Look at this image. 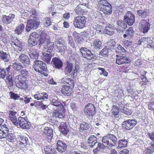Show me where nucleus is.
I'll list each match as a JSON object with an SVG mask.
<instances>
[{
	"label": "nucleus",
	"mask_w": 154,
	"mask_h": 154,
	"mask_svg": "<svg viewBox=\"0 0 154 154\" xmlns=\"http://www.w3.org/2000/svg\"><path fill=\"white\" fill-rule=\"evenodd\" d=\"M61 81L63 84L61 89V93L67 96H70L73 93V89L74 87L75 82L71 78L64 77Z\"/></svg>",
	"instance_id": "f257e3e1"
},
{
	"label": "nucleus",
	"mask_w": 154,
	"mask_h": 154,
	"mask_svg": "<svg viewBox=\"0 0 154 154\" xmlns=\"http://www.w3.org/2000/svg\"><path fill=\"white\" fill-rule=\"evenodd\" d=\"M117 138L114 135L109 134L104 136L102 139V142L108 147H112L116 145Z\"/></svg>",
	"instance_id": "f03ea898"
},
{
	"label": "nucleus",
	"mask_w": 154,
	"mask_h": 154,
	"mask_svg": "<svg viewBox=\"0 0 154 154\" xmlns=\"http://www.w3.org/2000/svg\"><path fill=\"white\" fill-rule=\"evenodd\" d=\"M86 18L84 16L76 17L74 19L73 24L75 28L81 29L86 26Z\"/></svg>",
	"instance_id": "7ed1b4c3"
},
{
	"label": "nucleus",
	"mask_w": 154,
	"mask_h": 154,
	"mask_svg": "<svg viewBox=\"0 0 154 154\" xmlns=\"http://www.w3.org/2000/svg\"><path fill=\"white\" fill-rule=\"evenodd\" d=\"M84 114L88 118H91L96 114V107L91 103H88L85 106L84 108Z\"/></svg>",
	"instance_id": "20e7f679"
},
{
	"label": "nucleus",
	"mask_w": 154,
	"mask_h": 154,
	"mask_svg": "<svg viewBox=\"0 0 154 154\" xmlns=\"http://www.w3.org/2000/svg\"><path fill=\"white\" fill-rule=\"evenodd\" d=\"M40 21L38 18H34L33 20L29 19L27 21L26 30L30 31L32 29H36L40 24Z\"/></svg>",
	"instance_id": "39448f33"
},
{
	"label": "nucleus",
	"mask_w": 154,
	"mask_h": 154,
	"mask_svg": "<svg viewBox=\"0 0 154 154\" xmlns=\"http://www.w3.org/2000/svg\"><path fill=\"white\" fill-rule=\"evenodd\" d=\"M79 50L82 56L88 61L95 60L97 58L95 55L92 53L90 50L86 48L81 47Z\"/></svg>",
	"instance_id": "423d86ee"
},
{
	"label": "nucleus",
	"mask_w": 154,
	"mask_h": 154,
	"mask_svg": "<svg viewBox=\"0 0 154 154\" xmlns=\"http://www.w3.org/2000/svg\"><path fill=\"white\" fill-rule=\"evenodd\" d=\"M33 67L35 71L41 73L46 70L45 64L41 60H35L34 62Z\"/></svg>",
	"instance_id": "0eeeda50"
},
{
	"label": "nucleus",
	"mask_w": 154,
	"mask_h": 154,
	"mask_svg": "<svg viewBox=\"0 0 154 154\" xmlns=\"http://www.w3.org/2000/svg\"><path fill=\"white\" fill-rule=\"evenodd\" d=\"M17 122V125L15 124V125L17 126L19 125L20 127L23 129H29L30 128L31 125L30 122L27 119L22 117H19Z\"/></svg>",
	"instance_id": "6e6552de"
},
{
	"label": "nucleus",
	"mask_w": 154,
	"mask_h": 154,
	"mask_svg": "<svg viewBox=\"0 0 154 154\" xmlns=\"http://www.w3.org/2000/svg\"><path fill=\"white\" fill-rule=\"evenodd\" d=\"M65 110L64 106L62 108H57L54 110L53 113V116L59 119H63L65 118L66 117Z\"/></svg>",
	"instance_id": "1a4fd4ad"
},
{
	"label": "nucleus",
	"mask_w": 154,
	"mask_h": 154,
	"mask_svg": "<svg viewBox=\"0 0 154 154\" xmlns=\"http://www.w3.org/2000/svg\"><path fill=\"white\" fill-rule=\"evenodd\" d=\"M135 15L131 12L128 11L124 16V20L129 26L133 25L135 22Z\"/></svg>",
	"instance_id": "9d476101"
},
{
	"label": "nucleus",
	"mask_w": 154,
	"mask_h": 154,
	"mask_svg": "<svg viewBox=\"0 0 154 154\" xmlns=\"http://www.w3.org/2000/svg\"><path fill=\"white\" fill-rule=\"evenodd\" d=\"M38 34L36 32H33L31 33L28 40L29 45L30 47L36 45L37 44V39L38 38Z\"/></svg>",
	"instance_id": "9b49d317"
},
{
	"label": "nucleus",
	"mask_w": 154,
	"mask_h": 154,
	"mask_svg": "<svg viewBox=\"0 0 154 154\" xmlns=\"http://www.w3.org/2000/svg\"><path fill=\"white\" fill-rule=\"evenodd\" d=\"M53 130L49 127H46L44 129L43 132V135H45L48 141H51L53 137Z\"/></svg>",
	"instance_id": "f8f14e48"
},
{
	"label": "nucleus",
	"mask_w": 154,
	"mask_h": 154,
	"mask_svg": "<svg viewBox=\"0 0 154 154\" xmlns=\"http://www.w3.org/2000/svg\"><path fill=\"white\" fill-rule=\"evenodd\" d=\"M137 123L135 119H128L123 122V126L127 130H130L134 127Z\"/></svg>",
	"instance_id": "ddd939ff"
},
{
	"label": "nucleus",
	"mask_w": 154,
	"mask_h": 154,
	"mask_svg": "<svg viewBox=\"0 0 154 154\" xmlns=\"http://www.w3.org/2000/svg\"><path fill=\"white\" fill-rule=\"evenodd\" d=\"M11 44L16 50L20 51H22L23 49L22 43L17 38H14L12 39Z\"/></svg>",
	"instance_id": "4468645a"
},
{
	"label": "nucleus",
	"mask_w": 154,
	"mask_h": 154,
	"mask_svg": "<svg viewBox=\"0 0 154 154\" xmlns=\"http://www.w3.org/2000/svg\"><path fill=\"white\" fill-rule=\"evenodd\" d=\"M85 4H79L78 5L75 9V11L76 14L78 15H83L87 13L88 11L85 9L84 6H85Z\"/></svg>",
	"instance_id": "2eb2a0df"
},
{
	"label": "nucleus",
	"mask_w": 154,
	"mask_h": 154,
	"mask_svg": "<svg viewBox=\"0 0 154 154\" xmlns=\"http://www.w3.org/2000/svg\"><path fill=\"white\" fill-rule=\"evenodd\" d=\"M15 17V15L14 14H10L8 16L4 15L2 16V22L4 24L8 25L12 22Z\"/></svg>",
	"instance_id": "dca6fc26"
},
{
	"label": "nucleus",
	"mask_w": 154,
	"mask_h": 154,
	"mask_svg": "<svg viewBox=\"0 0 154 154\" xmlns=\"http://www.w3.org/2000/svg\"><path fill=\"white\" fill-rule=\"evenodd\" d=\"M100 10L103 12L105 16H108L112 12V6L110 4L106 5H103V7L100 9Z\"/></svg>",
	"instance_id": "f3484780"
},
{
	"label": "nucleus",
	"mask_w": 154,
	"mask_h": 154,
	"mask_svg": "<svg viewBox=\"0 0 154 154\" xmlns=\"http://www.w3.org/2000/svg\"><path fill=\"white\" fill-rule=\"evenodd\" d=\"M143 22L141 24V31L144 34L148 32L150 29V24L149 23V19L143 20Z\"/></svg>",
	"instance_id": "a211bd4d"
},
{
	"label": "nucleus",
	"mask_w": 154,
	"mask_h": 154,
	"mask_svg": "<svg viewBox=\"0 0 154 154\" xmlns=\"http://www.w3.org/2000/svg\"><path fill=\"white\" fill-rule=\"evenodd\" d=\"M19 60L25 66H28L30 63V60L29 57L27 55L25 54H21L19 56Z\"/></svg>",
	"instance_id": "6ab92c4d"
},
{
	"label": "nucleus",
	"mask_w": 154,
	"mask_h": 154,
	"mask_svg": "<svg viewBox=\"0 0 154 154\" xmlns=\"http://www.w3.org/2000/svg\"><path fill=\"white\" fill-rule=\"evenodd\" d=\"M52 62L53 66L55 69H60L62 67L63 62L59 58L55 57L53 59Z\"/></svg>",
	"instance_id": "aec40b11"
},
{
	"label": "nucleus",
	"mask_w": 154,
	"mask_h": 154,
	"mask_svg": "<svg viewBox=\"0 0 154 154\" xmlns=\"http://www.w3.org/2000/svg\"><path fill=\"white\" fill-rule=\"evenodd\" d=\"M9 131V128L8 126L6 124H4L0 127V139L5 138L6 134Z\"/></svg>",
	"instance_id": "412c9836"
},
{
	"label": "nucleus",
	"mask_w": 154,
	"mask_h": 154,
	"mask_svg": "<svg viewBox=\"0 0 154 154\" xmlns=\"http://www.w3.org/2000/svg\"><path fill=\"white\" fill-rule=\"evenodd\" d=\"M29 54L31 58L33 60H37L39 55V51L32 48H30Z\"/></svg>",
	"instance_id": "4be33fe9"
},
{
	"label": "nucleus",
	"mask_w": 154,
	"mask_h": 154,
	"mask_svg": "<svg viewBox=\"0 0 154 154\" xmlns=\"http://www.w3.org/2000/svg\"><path fill=\"white\" fill-rule=\"evenodd\" d=\"M130 62L129 59L126 57L120 56H117L116 63L119 65H121L124 63H129Z\"/></svg>",
	"instance_id": "5701e85b"
},
{
	"label": "nucleus",
	"mask_w": 154,
	"mask_h": 154,
	"mask_svg": "<svg viewBox=\"0 0 154 154\" xmlns=\"http://www.w3.org/2000/svg\"><path fill=\"white\" fill-rule=\"evenodd\" d=\"M57 145V150L60 152H65L67 147V145L65 143L60 140L58 141Z\"/></svg>",
	"instance_id": "b1692460"
},
{
	"label": "nucleus",
	"mask_w": 154,
	"mask_h": 154,
	"mask_svg": "<svg viewBox=\"0 0 154 154\" xmlns=\"http://www.w3.org/2000/svg\"><path fill=\"white\" fill-rule=\"evenodd\" d=\"M52 57L51 53L48 52V51L42 53V60L46 63H49Z\"/></svg>",
	"instance_id": "393cba45"
},
{
	"label": "nucleus",
	"mask_w": 154,
	"mask_h": 154,
	"mask_svg": "<svg viewBox=\"0 0 154 154\" xmlns=\"http://www.w3.org/2000/svg\"><path fill=\"white\" fill-rule=\"evenodd\" d=\"M134 31L133 27L130 26L125 31V34L123 35L124 38H130L134 35Z\"/></svg>",
	"instance_id": "a878e982"
},
{
	"label": "nucleus",
	"mask_w": 154,
	"mask_h": 154,
	"mask_svg": "<svg viewBox=\"0 0 154 154\" xmlns=\"http://www.w3.org/2000/svg\"><path fill=\"white\" fill-rule=\"evenodd\" d=\"M35 99L37 100L47 99L48 98V95L46 92L40 93L38 92L34 96Z\"/></svg>",
	"instance_id": "bb28decb"
},
{
	"label": "nucleus",
	"mask_w": 154,
	"mask_h": 154,
	"mask_svg": "<svg viewBox=\"0 0 154 154\" xmlns=\"http://www.w3.org/2000/svg\"><path fill=\"white\" fill-rule=\"evenodd\" d=\"M17 113L16 111L11 110L9 111V118L10 120L12 122L14 125L17 124V122L18 120L16 116Z\"/></svg>",
	"instance_id": "cd10ccee"
},
{
	"label": "nucleus",
	"mask_w": 154,
	"mask_h": 154,
	"mask_svg": "<svg viewBox=\"0 0 154 154\" xmlns=\"http://www.w3.org/2000/svg\"><path fill=\"white\" fill-rule=\"evenodd\" d=\"M115 29L113 26L110 24H107L104 29L105 33L110 35H112L114 33Z\"/></svg>",
	"instance_id": "c85d7f7f"
},
{
	"label": "nucleus",
	"mask_w": 154,
	"mask_h": 154,
	"mask_svg": "<svg viewBox=\"0 0 154 154\" xmlns=\"http://www.w3.org/2000/svg\"><path fill=\"white\" fill-rule=\"evenodd\" d=\"M59 129L62 134L65 135H67L69 132V129L65 122H62L59 127Z\"/></svg>",
	"instance_id": "c756f323"
},
{
	"label": "nucleus",
	"mask_w": 154,
	"mask_h": 154,
	"mask_svg": "<svg viewBox=\"0 0 154 154\" xmlns=\"http://www.w3.org/2000/svg\"><path fill=\"white\" fill-rule=\"evenodd\" d=\"M17 142L22 147L24 148L27 144V141L28 140L27 137L23 136H20L17 138Z\"/></svg>",
	"instance_id": "7c9ffc66"
},
{
	"label": "nucleus",
	"mask_w": 154,
	"mask_h": 154,
	"mask_svg": "<svg viewBox=\"0 0 154 154\" xmlns=\"http://www.w3.org/2000/svg\"><path fill=\"white\" fill-rule=\"evenodd\" d=\"M149 9L139 10H137V14L138 15L142 18H145L149 15Z\"/></svg>",
	"instance_id": "2f4dec72"
},
{
	"label": "nucleus",
	"mask_w": 154,
	"mask_h": 154,
	"mask_svg": "<svg viewBox=\"0 0 154 154\" xmlns=\"http://www.w3.org/2000/svg\"><path fill=\"white\" fill-rule=\"evenodd\" d=\"M66 63V66L64 69V72L66 74H68L72 71L73 65L71 63L68 61H67Z\"/></svg>",
	"instance_id": "473e14b6"
},
{
	"label": "nucleus",
	"mask_w": 154,
	"mask_h": 154,
	"mask_svg": "<svg viewBox=\"0 0 154 154\" xmlns=\"http://www.w3.org/2000/svg\"><path fill=\"white\" fill-rule=\"evenodd\" d=\"M54 43L51 42L50 40H48L46 42L45 45H44V48L47 49V51L48 52L52 53L54 47Z\"/></svg>",
	"instance_id": "72a5a7b5"
},
{
	"label": "nucleus",
	"mask_w": 154,
	"mask_h": 154,
	"mask_svg": "<svg viewBox=\"0 0 154 154\" xmlns=\"http://www.w3.org/2000/svg\"><path fill=\"white\" fill-rule=\"evenodd\" d=\"M62 102V103L57 99L53 98L51 100V104L57 107V108H60L64 106L63 103H65L63 101Z\"/></svg>",
	"instance_id": "f704fd0d"
},
{
	"label": "nucleus",
	"mask_w": 154,
	"mask_h": 154,
	"mask_svg": "<svg viewBox=\"0 0 154 154\" xmlns=\"http://www.w3.org/2000/svg\"><path fill=\"white\" fill-rule=\"evenodd\" d=\"M97 142V138L94 135L91 136L88 140L89 145L93 147Z\"/></svg>",
	"instance_id": "c9c22d12"
},
{
	"label": "nucleus",
	"mask_w": 154,
	"mask_h": 154,
	"mask_svg": "<svg viewBox=\"0 0 154 154\" xmlns=\"http://www.w3.org/2000/svg\"><path fill=\"white\" fill-rule=\"evenodd\" d=\"M16 86L22 89H26L28 88V85L26 81H23L16 83Z\"/></svg>",
	"instance_id": "e433bc0d"
},
{
	"label": "nucleus",
	"mask_w": 154,
	"mask_h": 154,
	"mask_svg": "<svg viewBox=\"0 0 154 154\" xmlns=\"http://www.w3.org/2000/svg\"><path fill=\"white\" fill-rule=\"evenodd\" d=\"M92 46L96 49H100L102 48V43L99 39H95L93 42Z\"/></svg>",
	"instance_id": "4c0bfd02"
},
{
	"label": "nucleus",
	"mask_w": 154,
	"mask_h": 154,
	"mask_svg": "<svg viewBox=\"0 0 154 154\" xmlns=\"http://www.w3.org/2000/svg\"><path fill=\"white\" fill-rule=\"evenodd\" d=\"M117 24V28L120 29H125L127 26V24L124 21L121 20H118Z\"/></svg>",
	"instance_id": "58836bf2"
},
{
	"label": "nucleus",
	"mask_w": 154,
	"mask_h": 154,
	"mask_svg": "<svg viewBox=\"0 0 154 154\" xmlns=\"http://www.w3.org/2000/svg\"><path fill=\"white\" fill-rule=\"evenodd\" d=\"M45 154H56L57 152L54 148L47 146L45 149Z\"/></svg>",
	"instance_id": "ea45409f"
},
{
	"label": "nucleus",
	"mask_w": 154,
	"mask_h": 154,
	"mask_svg": "<svg viewBox=\"0 0 154 154\" xmlns=\"http://www.w3.org/2000/svg\"><path fill=\"white\" fill-rule=\"evenodd\" d=\"M119 109L116 106L113 105L111 110L112 116H115L117 115L119 112Z\"/></svg>",
	"instance_id": "a19ab883"
},
{
	"label": "nucleus",
	"mask_w": 154,
	"mask_h": 154,
	"mask_svg": "<svg viewBox=\"0 0 154 154\" xmlns=\"http://www.w3.org/2000/svg\"><path fill=\"white\" fill-rule=\"evenodd\" d=\"M127 141L125 139L119 140L118 148L119 149L125 147L127 146Z\"/></svg>",
	"instance_id": "79ce46f5"
},
{
	"label": "nucleus",
	"mask_w": 154,
	"mask_h": 154,
	"mask_svg": "<svg viewBox=\"0 0 154 154\" xmlns=\"http://www.w3.org/2000/svg\"><path fill=\"white\" fill-rule=\"evenodd\" d=\"M24 28V25L23 24H21L16 27L15 30V33H17L18 35L21 34L23 31Z\"/></svg>",
	"instance_id": "37998d69"
},
{
	"label": "nucleus",
	"mask_w": 154,
	"mask_h": 154,
	"mask_svg": "<svg viewBox=\"0 0 154 154\" xmlns=\"http://www.w3.org/2000/svg\"><path fill=\"white\" fill-rule=\"evenodd\" d=\"M28 12L30 16H29V18H37V17H36L37 16V14L35 9L33 8H31L30 9L29 11H28Z\"/></svg>",
	"instance_id": "c03bdc74"
},
{
	"label": "nucleus",
	"mask_w": 154,
	"mask_h": 154,
	"mask_svg": "<svg viewBox=\"0 0 154 154\" xmlns=\"http://www.w3.org/2000/svg\"><path fill=\"white\" fill-rule=\"evenodd\" d=\"M110 4L109 3L107 0H100L98 2L97 5V7L100 9L103 7V5H106Z\"/></svg>",
	"instance_id": "a18cd8bd"
},
{
	"label": "nucleus",
	"mask_w": 154,
	"mask_h": 154,
	"mask_svg": "<svg viewBox=\"0 0 154 154\" xmlns=\"http://www.w3.org/2000/svg\"><path fill=\"white\" fill-rule=\"evenodd\" d=\"M14 81L13 79L12 76L10 75H8L7 78L6 83L9 87L12 86L14 84Z\"/></svg>",
	"instance_id": "49530a36"
},
{
	"label": "nucleus",
	"mask_w": 154,
	"mask_h": 154,
	"mask_svg": "<svg viewBox=\"0 0 154 154\" xmlns=\"http://www.w3.org/2000/svg\"><path fill=\"white\" fill-rule=\"evenodd\" d=\"M6 137L7 140L11 142H14L15 139V135L14 134L11 133H8Z\"/></svg>",
	"instance_id": "de8ad7c7"
},
{
	"label": "nucleus",
	"mask_w": 154,
	"mask_h": 154,
	"mask_svg": "<svg viewBox=\"0 0 154 154\" xmlns=\"http://www.w3.org/2000/svg\"><path fill=\"white\" fill-rule=\"evenodd\" d=\"M80 131H82L84 130H87L89 128V125L88 123L85 122H83L80 124Z\"/></svg>",
	"instance_id": "09e8293b"
},
{
	"label": "nucleus",
	"mask_w": 154,
	"mask_h": 154,
	"mask_svg": "<svg viewBox=\"0 0 154 154\" xmlns=\"http://www.w3.org/2000/svg\"><path fill=\"white\" fill-rule=\"evenodd\" d=\"M100 54L104 57H107L108 55V49L107 46L104 48L100 52Z\"/></svg>",
	"instance_id": "8fccbe9b"
},
{
	"label": "nucleus",
	"mask_w": 154,
	"mask_h": 154,
	"mask_svg": "<svg viewBox=\"0 0 154 154\" xmlns=\"http://www.w3.org/2000/svg\"><path fill=\"white\" fill-rule=\"evenodd\" d=\"M10 97L11 99L14 100H18L20 97V96L18 94L14 93L12 91H10L9 93Z\"/></svg>",
	"instance_id": "3c124183"
},
{
	"label": "nucleus",
	"mask_w": 154,
	"mask_h": 154,
	"mask_svg": "<svg viewBox=\"0 0 154 154\" xmlns=\"http://www.w3.org/2000/svg\"><path fill=\"white\" fill-rule=\"evenodd\" d=\"M116 43L114 40H112L109 42L107 45L106 46L108 47L107 48L110 49L111 50L114 49V47L116 45Z\"/></svg>",
	"instance_id": "603ef678"
},
{
	"label": "nucleus",
	"mask_w": 154,
	"mask_h": 154,
	"mask_svg": "<svg viewBox=\"0 0 154 154\" xmlns=\"http://www.w3.org/2000/svg\"><path fill=\"white\" fill-rule=\"evenodd\" d=\"M57 48L58 50L59 51L60 53H64L65 52L67 49L66 47L64 45L59 46L57 45Z\"/></svg>",
	"instance_id": "864d4df0"
},
{
	"label": "nucleus",
	"mask_w": 154,
	"mask_h": 154,
	"mask_svg": "<svg viewBox=\"0 0 154 154\" xmlns=\"http://www.w3.org/2000/svg\"><path fill=\"white\" fill-rule=\"evenodd\" d=\"M142 81L140 82V83L142 85H146L148 82V80L145 76V75H142L140 76Z\"/></svg>",
	"instance_id": "5fc2aeb1"
},
{
	"label": "nucleus",
	"mask_w": 154,
	"mask_h": 154,
	"mask_svg": "<svg viewBox=\"0 0 154 154\" xmlns=\"http://www.w3.org/2000/svg\"><path fill=\"white\" fill-rule=\"evenodd\" d=\"M153 150L150 146L146 148L143 151L144 154H153Z\"/></svg>",
	"instance_id": "6e6d98bb"
},
{
	"label": "nucleus",
	"mask_w": 154,
	"mask_h": 154,
	"mask_svg": "<svg viewBox=\"0 0 154 154\" xmlns=\"http://www.w3.org/2000/svg\"><path fill=\"white\" fill-rule=\"evenodd\" d=\"M28 72L26 69H22L20 72V74L19 75L23 77H25L26 79L28 75Z\"/></svg>",
	"instance_id": "4d7b16f0"
},
{
	"label": "nucleus",
	"mask_w": 154,
	"mask_h": 154,
	"mask_svg": "<svg viewBox=\"0 0 154 154\" xmlns=\"http://www.w3.org/2000/svg\"><path fill=\"white\" fill-rule=\"evenodd\" d=\"M8 55L7 54L4 52H0V57L3 60L6 59V61H8V59L7 60L8 58Z\"/></svg>",
	"instance_id": "13d9d810"
},
{
	"label": "nucleus",
	"mask_w": 154,
	"mask_h": 154,
	"mask_svg": "<svg viewBox=\"0 0 154 154\" xmlns=\"http://www.w3.org/2000/svg\"><path fill=\"white\" fill-rule=\"evenodd\" d=\"M118 92L117 93L116 97L119 99L122 98L124 96L123 91L122 90L119 89L118 90Z\"/></svg>",
	"instance_id": "bf43d9fd"
},
{
	"label": "nucleus",
	"mask_w": 154,
	"mask_h": 154,
	"mask_svg": "<svg viewBox=\"0 0 154 154\" xmlns=\"http://www.w3.org/2000/svg\"><path fill=\"white\" fill-rule=\"evenodd\" d=\"M26 79L20 75H18L15 77V82H18L21 81H26Z\"/></svg>",
	"instance_id": "052dcab7"
},
{
	"label": "nucleus",
	"mask_w": 154,
	"mask_h": 154,
	"mask_svg": "<svg viewBox=\"0 0 154 154\" xmlns=\"http://www.w3.org/2000/svg\"><path fill=\"white\" fill-rule=\"evenodd\" d=\"M14 63V68L15 69H16L17 70H19L23 67V66L20 63L16 62Z\"/></svg>",
	"instance_id": "680f3d73"
},
{
	"label": "nucleus",
	"mask_w": 154,
	"mask_h": 154,
	"mask_svg": "<svg viewBox=\"0 0 154 154\" xmlns=\"http://www.w3.org/2000/svg\"><path fill=\"white\" fill-rule=\"evenodd\" d=\"M80 34L76 31H74L72 33V35L74 38V39L75 41L78 40L79 41L81 40L80 37Z\"/></svg>",
	"instance_id": "e2e57ef3"
},
{
	"label": "nucleus",
	"mask_w": 154,
	"mask_h": 154,
	"mask_svg": "<svg viewBox=\"0 0 154 154\" xmlns=\"http://www.w3.org/2000/svg\"><path fill=\"white\" fill-rule=\"evenodd\" d=\"M6 75L5 70L3 68H0V78L4 79Z\"/></svg>",
	"instance_id": "0e129e2a"
},
{
	"label": "nucleus",
	"mask_w": 154,
	"mask_h": 154,
	"mask_svg": "<svg viewBox=\"0 0 154 154\" xmlns=\"http://www.w3.org/2000/svg\"><path fill=\"white\" fill-rule=\"evenodd\" d=\"M68 43L71 47H73L74 45V43L72 36L68 35Z\"/></svg>",
	"instance_id": "69168bd1"
},
{
	"label": "nucleus",
	"mask_w": 154,
	"mask_h": 154,
	"mask_svg": "<svg viewBox=\"0 0 154 154\" xmlns=\"http://www.w3.org/2000/svg\"><path fill=\"white\" fill-rule=\"evenodd\" d=\"M45 20V24L46 26L48 27L51 25V23L50 18L46 17Z\"/></svg>",
	"instance_id": "338daca9"
},
{
	"label": "nucleus",
	"mask_w": 154,
	"mask_h": 154,
	"mask_svg": "<svg viewBox=\"0 0 154 154\" xmlns=\"http://www.w3.org/2000/svg\"><path fill=\"white\" fill-rule=\"evenodd\" d=\"M65 41L62 38H60L56 41V43L57 44L59 45H64L65 44Z\"/></svg>",
	"instance_id": "774afa93"
}]
</instances>
